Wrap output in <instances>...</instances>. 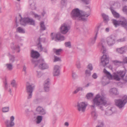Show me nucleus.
Instances as JSON below:
<instances>
[{"instance_id": "34", "label": "nucleus", "mask_w": 127, "mask_h": 127, "mask_svg": "<svg viewBox=\"0 0 127 127\" xmlns=\"http://www.w3.org/2000/svg\"><path fill=\"white\" fill-rule=\"evenodd\" d=\"M43 117L41 116H39L37 117L36 123L37 124L39 123L42 119Z\"/></svg>"}, {"instance_id": "37", "label": "nucleus", "mask_w": 127, "mask_h": 127, "mask_svg": "<svg viewBox=\"0 0 127 127\" xmlns=\"http://www.w3.org/2000/svg\"><path fill=\"white\" fill-rule=\"evenodd\" d=\"M93 96V94L92 93H88L86 95V97L88 99H92Z\"/></svg>"}, {"instance_id": "9", "label": "nucleus", "mask_w": 127, "mask_h": 127, "mask_svg": "<svg viewBox=\"0 0 127 127\" xmlns=\"http://www.w3.org/2000/svg\"><path fill=\"white\" fill-rule=\"evenodd\" d=\"M34 86L32 84L27 85L26 86L27 92L28 94L27 99L31 98L32 96V92Z\"/></svg>"}, {"instance_id": "62", "label": "nucleus", "mask_w": 127, "mask_h": 127, "mask_svg": "<svg viewBox=\"0 0 127 127\" xmlns=\"http://www.w3.org/2000/svg\"><path fill=\"white\" fill-rule=\"evenodd\" d=\"M26 66H24L23 67V70L24 71H25V73H26Z\"/></svg>"}, {"instance_id": "29", "label": "nucleus", "mask_w": 127, "mask_h": 127, "mask_svg": "<svg viewBox=\"0 0 127 127\" xmlns=\"http://www.w3.org/2000/svg\"><path fill=\"white\" fill-rule=\"evenodd\" d=\"M27 19L28 23H29L30 24L32 25H35V21L32 19L27 17Z\"/></svg>"}, {"instance_id": "48", "label": "nucleus", "mask_w": 127, "mask_h": 127, "mask_svg": "<svg viewBox=\"0 0 127 127\" xmlns=\"http://www.w3.org/2000/svg\"><path fill=\"white\" fill-rule=\"evenodd\" d=\"M33 15H34V17L35 18H37V19L39 20H40L41 18V16L40 15H38L34 13H33Z\"/></svg>"}, {"instance_id": "32", "label": "nucleus", "mask_w": 127, "mask_h": 127, "mask_svg": "<svg viewBox=\"0 0 127 127\" xmlns=\"http://www.w3.org/2000/svg\"><path fill=\"white\" fill-rule=\"evenodd\" d=\"M40 30L42 31H44L46 29V27L44 24V22L42 21L40 23Z\"/></svg>"}, {"instance_id": "23", "label": "nucleus", "mask_w": 127, "mask_h": 127, "mask_svg": "<svg viewBox=\"0 0 127 127\" xmlns=\"http://www.w3.org/2000/svg\"><path fill=\"white\" fill-rule=\"evenodd\" d=\"M110 9L114 16L116 18H119L120 16L119 14L115 11L113 9L112 7H110Z\"/></svg>"}, {"instance_id": "43", "label": "nucleus", "mask_w": 127, "mask_h": 127, "mask_svg": "<svg viewBox=\"0 0 127 127\" xmlns=\"http://www.w3.org/2000/svg\"><path fill=\"white\" fill-rule=\"evenodd\" d=\"M85 74L87 76L89 77L91 75V72L90 70L88 69L86 70L85 71Z\"/></svg>"}, {"instance_id": "16", "label": "nucleus", "mask_w": 127, "mask_h": 127, "mask_svg": "<svg viewBox=\"0 0 127 127\" xmlns=\"http://www.w3.org/2000/svg\"><path fill=\"white\" fill-rule=\"evenodd\" d=\"M105 40L103 38L101 39L100 42L98 44V46L101 48V51L103 54L106 53V50L104 45L105 44Z\"/></svg>"}, {"instance_id": "12", "label": "nucleus", "mask_w": 127, "mask_h": 127, "mask_svg": "<svg viewBox=\"0 0 127 127\" xmlns=\"http://www.w3.org/2000/svg\"><path fill=\"white\" fill-rule=\"evenodd\" d=\"M14 120V117L13 116L10 118V120H6L5 122V124L6 127H13L15 125L13 121Z\"/></svg>"}, {"instance_id": "11", "label": "nucleus", "mask_w": 127, "mask_h": 127, "mask_svg": "<svg viewBox=\"0 0 127 127\" xmlns=\"http://www.w3.org/2000/svg\"><path fill=\"white\" fill-rule=\"evenodd\" d=\"M109 56L104 54L101 58V63L103 66L104 67L109 63Z\"/></svg>"}, {"instance_id": "20", "label": "nucleus", "mask_w": 127, "mask_h": 127, "mask_svg": "<svg viewBox=\"0 0 127 127\" xmlns=\"http://www.w3.org/2000/svg\"><path fill=\"white\" fill-rule=\"evenodd\" d=\"M36 111L37 114L41 115H44L46 113L45 110L43 107L38 106L36 109Z\"/></svg>"}, {"instance_id": "5", "label": "nucleus", "mask_w": 127, "mask_h": 127, "mask_svg": "<svg viewBox=\"0 0 127 127\" xmlns=\"http://www.w3.org/2000/svg\"><path fill=\"white\" fill-rule=\"evenodd\" d=\"M39 56L40 54L38 52L34 51L33 50H31V56L32 58L31 60V61L32 62L35 64V67H36L37 65V64H36V63L38 60H37V59L39 57Z\"/></svg>"}, {"instance_id": "14", "label": "nucleus", "mask_w": 127, "mask_h": 127, "mask_svg": "<svg viewBox=\"0 0 127 127\" xmlns=\"http://www.w3.org/2000/svg\"><path fill=\"white\" fill-rule=\"evenodd\" d=\"M127 51V46L125 45L119 48L116 49V52L120 54L125 53Z\"/></svg>"}, {"instance_id": "60", "label": "nucleus", "mask_w": 127, "mask_h": 127, "mask_svg": "<svg viewBox=\"0 0 127 127\" xmlns=\"http://www.w3.org/2000/svg\"><path fill=\"white\" fill-rule=\"evenodd\" d=\"M76 66L77 68H80L81 67L80 64L79 63L76 64Z\"/></svg>"}, {"instance_id": "47", "label": "nucleus", "mask_w": 127, "mask_h": 127, "mask_svg": "<svg viewBox=\"0 0 127 127\" xmlns=\"http://www.w3.org/2000/svg\"><path fill=\"white\" fill-rule=\"evenodd\" d=\"M37 76L38 78L40 77L42 75V73L41 72L37 71Z\"/></svg>"}, {"instance_id": "36", "label": "nucleus", "mask_w": 127, "mask_h": 127, "mask_svg": "<svg viewBox=\"0 0 127 127\" xmlns=\"http://www.w3.org/2000/svg\"><path fill=\"white\" fill-rule=\"evenodd\" d=\"M17 31L21 33H24L25 32L24 30L21 27L18 28L17 29Z\"/></svg>"}, {"instance_id": "30", "label": "nucleus", "mask_w": 127, "mask_h": 127, "mask_svg": "<svg viewBox=\"0 0 127 127\" xmlns=\"http://www.w3.org/2000/svg\"><path fill=\"white\" fill-rule=\"evenodd\" d=\"M83 91V89L82 87H77L76 90L72 92V93L73 94H76L80 91Z\"/></svg>"}, {"instance_id": "3", "label": "nucleus", "mask_w": 127, "mask_h": 127, "mask_svg": "<svg viewBox=\"0 0 127 127\" xmlns=\"http://www.w3.org/2000/svg\"><path fill=\"white\" fill-rule=\"evenodd\" d=\"M112 23L115 27H117L118 26H121L124 27L127 31V20L123 17L121 20H117L115 19L112 20Z\"/></svg>"}, {"instance_id": "27", "label": "nucleus", "mask_w": 127, "mask_h": 127, "mask_svg": "<svg viewBox=\"0 0 127 127\" xmlns=\"http://www.w3.org/2000/svg\"><path fill=\"white\" fill-rule=\"evenodd\" d=\"M105 114L107 115H110L112 113V108L111 107H108L105 111Z\"/></svg>"}, {"instance_id": "10", "label": "nucleus", "mask_w": 127, "mask_h": 127, "mask_svg": "<svg viewBox=\"0 0 127 127\" xmlns=\"http://www.w3.org/2000/svg\"><path fill=\"white\" fill-rule=\"evenodd\" d=\"M36 64H37V65L40 64L39 65V67L41 69L44 70L49 68L48 65L44 62V60L42 59H41L38 60Z\"/></svg>"}, {"instance_id": "15", "label": "nucleus", "mask_w": 127, "mask_h": 127, "mask_svg": "<svg viewBox=\"0 0 127 127\" xmlns=\"http://www.w3.org/2000/svg\"><path fill=\"white\" fill-rule=\"evenodd\" d=\"M98 31V29L97 28L95 36L91 38L89 40L88 44L90 46L93 45L95 43V41L97 37Z\"/></svg>"}, {"instance_id": "1", "label": "nucleus", "mask_w": 127, "mask_h": 127, "mask_svg": "<svg viewBox=\"0 0 127 127\" xmlns=\"http://www.w3.org/2000/svg\"><path fill=\"white\" fill-rule=\"evenodd\" d=\"M107 101L104 97L101 96L99 95H96L94 98L93 99V105L91 106V108L94 109L95 106H97L98 108L102 110H103L102 105H105L106 104Z\"/></svg>"}, {"instance_id": "40", "label": "nucleus", "mask_w": 127, "mask_h": 127, "mask_svg": "<svg viewBox=\"0 0 127 127\" xmlns=\"http://www.w3.org/2000/svg\"><path fill=\"white\" fill-rule=\"evenodd\" d=\"M11 84L13 87H16L17 85L15 80H14L11 81Z\"/></svg>"}, {"instance_id": "24", "label": "nucleus", "mask_w": 127, "mask_h": 127, "mask_svg": "<svg viewBox=\"0 0 127 127\" xmlns=\"http://www.w3.org/2000/svg\"><path fill=\"white\" fill-rule=\"evenodd\" d=\"M91 108L92 110L91 113L92 116L94 119H95L97 117V115L95 111V108L93 109Z\"/></svg>"}, {"instance_id": "42", "label": "nucleus", "mask_w": 127, "mask_h": 127, "mask_svg": "<svg viewBox=\"0 0 127 127\" xmlns=\"http://www.w3.org/2000/svg\"><path fill=\"white\" fill-rule=\"evenodd\" d=\"M126 40V37H124L123 38H121L118 39L117 41L118 42H124Z\"/></svg>"}, {"instance_id": "53", "label": "nucleus", "mask_w": 127, "mask_h": 127, "mask_svg": "<svg viewBox=\"0 0 127 127\" xmlns=\"http://www.w3.org/2000/svg\"><path fill=\"white\" fill-rule=\"evenodd\" d=\"M82 2L85 4H88L89 3V0H82Z\"/></svg>"}, {"instance_id": "45", "label": "nucleus", "mask_w": 127, "mask_h": 127, "mask_svg": "<svg viewBox=\"0 0 127 127\" xmlns=\"http://www.w3.org/2000/svg\"><path fill=\"white\" fill-rule=\"evenodd\" d=\"M9 107L3 108L2 109V112H8L9 110Z\"/></svg>"}, {"instance_id": "35", "label": "nucleus", "mask_w": 127, "mask_h": 127, "mask_svg": "<svg viewBox=\"0 0 127 127\" xmlns=\"http://www.w3.org/2000/svg\"><path fill=\"white\" fill-rule=\"evenodd\" d=\"M7 68L9 70H11L13 69V65L11 63L7 64H6Z\"/></svg>"}, {"instance_id": "63", "label": "nucleus", "mask_w": 127, "mask_h": 127, "mask_svg": "<svg viewBox=\"0 0 127 127\" xmlns=\"http://www.w3.org/2000/svg\"><path fill=\"white\" fill-rule=\"evenodd\" d=\"M33 2V0H29V4L31 6V5H32V4L31 3L32 2Z\"/></svg>"}, {"instance_id": "13", "label": "nucleus", "mask_w": 127, "mask_h": 127, "mask_svg": "<svg viewBox=\"0 0 127 127\" xmlns=\"http://www.w3.org/2000/svg\"><path fill=\"white\" fill-rule=\"evenodd\" d=\"M70 27L67 25L65 23L62 24L60 28V31L63 34H65L67 33L70 30Z\"/></svg>"}, {"instance_id": "4", "label": "nucleus", "mask_w": 127, "mask_h": 127, "mask_svg": "<svg viewBox=\"0 0 127 127\" xmlns=\"http://www.w3.org/2000/svg\"><path fill=\"white\" fill-rule=\"evenodd\" d=\"M116 105L119 108H121L124 106L127 102V96L124 95L122 98V100L118 99L115 100Z\"/></svg>"}, {"instance_id": "21", "label": "nucleus", "mask_w": 127, "mask_h": 127, "mask_svg": "<svg viewBox=\"0 0 127 127\" xmlns=\"http://www.w3.org/2000/svg\"><path fill=\"white\" fill-rule=\"evenodd\" d=\"M37 41L38 42L37 44V46L38 49L39 51H43V48L42 47V45L40 43L41 38L40 37H39Z\"/></svg>"}, {"instance_id": "55", "label": "nucleus", "mask_w": 127, "mask_h": 127, "mask_svg": "<svg viewBox=\"0 0 127 127\" xmlns=\"http://www.w3.org/2000/svg\"><path fill=\"white\" fill-rule=\"evenodd\" d=\"M97 76L96 73H94L92 75V77L94 79H96L97 77Z\"/></svg>"}, {"instance_id": "44", "label": "nucleus", "mask_w": 127, "mask_h": 127, "mask_svg": "<svg viewBox=\"0 0 127 127\" xmlns=\"http://www.w3.org/2000/svg\"><path fill=\"white\" fill-rule=\"evenodd\" d=\"M12 48L14 50H17L19 49V50L17 52H19L20 51V50H19L20 47L19 45H17L15 46H14L13 47H12Z\"/></svg>"}, {"instance_id": "22", "label": "nucleus", "mask_w": 127, "mask_h": 127, "mask_svg": "<svg viewBox=\"0 0 127 127\" xmlns=\"http://www.w3.org/2000/svg\"><path fill=\"white\" fill-rule=\"evenodd\" d=\"M19 16H20L21 18V19L20 20L21 24L24 26H26L27 24L28 23L27 17L22 19L20 15V14Z\"/></svg>"}, {"instance_id": "17", "label": "nucleus", "mask_w": 127, "mask_h": 127, "mask_svg": "<svg viewBox=\"0 0 127 127\" xmlns=\"http://www.w3.org/2000/svg\"><path fill=\"white\" fill-rule=\"evenodd\" d=\"M106 41L108 45L110 46H113L115 43V40L114 38L111 36L107 38Z\"/></svg>"}, {"instance_id": "26", "label": "nucleus", "mask_w": 127, "mask_h": 127, "mask_svg": "<svg viewBox=\"0 0 127 127\" xmlns=\"http://www.w3.org/2000/svg\"><path fill=\"white\" fill-rule=\"evenodd\" d=\"M110 92L111 94L117 95L119 94V92L117 89L115 88L111 89L110 90Z\"/></svg>"}, {"instance_id": "8", "label": "nucleus", "mask_w": 127, "mask_h": 127, "mask_svg": "<svg viewBox=\"0 0 127 127\" xmlns=\"http://www.w3.org/2000/svg\"><path fill=\"white\" fill-rule=\"evenodd\" d=\"M87 105L86 103L83 102L78 103L77 105V109L79 112H84Z\"/></svg>"}, {"instance_id": "61", "label": "nucleus", "mask_w": 127, "mask_h": 127, "mask_svg": "<svg viewBox=\"0 0 127 127\" xmlns=\"http://www.w3.org/2000/svg\"><path fill=\"white\" fill-rule=\"evenodd\" d=\"M4 84L5 87L6 88H7V82L6 81H5V82L4 83Z\"/></svg>"}, {"instance_id": "18", "label": "nucleus", "mask_w": 127, "mask_h": 127, "mask_svg": "<svg viewBox=\"0 0 127 127\" xmlns=\"http://www.w3.org/2000/svg\"><path fill=\"white\" fill-rule=\"evenodd\" d=\"M50 80L48 78L44 82V89L45 92H48L49 90L50 85Z\"/></svg>"}, {"instance_id": "39", "label": "nucleus", "mask_w": 127, "mask_h": 127, "mask_svg": "<svg viewBox=\"0 0 127 127\" xmlns=\"http://www.w3.org/2000/svg\"><path fill=\"white\" fill-rule=\"evenodd\" d=\"M72 77L73 79H75L78 78V76L76 74L75 72L72 71Z\"/></svg>"}, {"instance_id": "50", "label": "nucleus", "mask_w": 127, "mask_h": 127, "mask_svg": "<svg viewBox=\"0 0 127 127\" xmlns=\"http://www.w3.org/2000/svg\"><path fill=\"white\" fill-rule=\"evenodd\" d=\"M87 68L89 69L90 70H92L93 68L92 64H89L87 66Z\"/></svg>"}, {"instance_id": "28", "label": "nucleus", "mask_w": 127, "mask_h": 127, "mask_svg": "<svg viewBox=\"0 0 127 127\" xmlns=\"http://www.w3.org/2000/svg\"><path fill=\"white\" fill-rule=\"evenodd\" d=\"M53 50L54 52L56 55H59L61 53L62 51V49H57L54 48L53 49Z\"/></svg>"}, {"instance_id": "52", "label": "nucleus", "mask_w": 127, "mask_h": 127, "mask_svg": "<svg viewBox=\"0 0 127 127\" xmlns=\"http://www.w3.org/2000/svg\"><path fill=\"white\" fill-rule=\"evenodd\" d=\"M123 11L127 14V6H125L123 8Z\"/></svg>"}, {"instance_id": "57", "label": "nucleus", "mask_w": 127, "mask_h": 127, "mask_svg": "<svg viewBox=\"0 0 127 127\" xmlns=\"http://www.w3.org/2000/svg\"><path fill=\"white\" fill-rule=\"evenodd\" d=\"M123 80L125 83L127 82V74L126 75L125 77L123 79Z\"/></svg>"}, {"instance_id": "64", "label": "nucleus", "mask_w": 127, "mask_h": 127, "mask_svg": "<svg viewBox=\"0 0 127 127\" xmlns=\"http://www.w3.org/2000/svg\"><path fill=\"white\" fill-rule=\"evenodd\" d=\"M109 31V28H107L105 29V31L106 32H108Z\"/></svg>"}, {"instance_id": "7", "label": "nucleus", "mask_w": 127, "mask_h": 127, "mask_svg": "<svg viewBox=\"0 0 127 127\" xmlns=\"http://www.w3.org/2000/svg\"><path fill=\"white\" fill-rule=\"evenodd\" d=\"M53 33H51V36L52 40H54L56 41H61L64 40V36L61 35L60 33H57L55 36L53 35Z\"/></svg>"}, {"instance_id": "38", "label": "nucleus", "mask_w": 127, "mask_h": 127, "mask_svg": "<svg viewBox=\"0 0 127 127\" xmlns=\"http://www.w3.org/2000/svg\"><path fill=\"white\" fill-rule=\"evenodd\" d=\"M15 57L13 55H11L9 57L10 62L11 63H13L15 61Z\"/></svg>"}, {"instance_id": "41", "label": "nucleus", "mask_w": 127, "mask_h": 127, "mask_svg": "<svg viewBox=\"0 0 127 127\" xmlns=\"http://www.w3.org/2000/svg\"><path fill=\"white\" fill-rule=\"evenodd\" d=\"M64 44L65 46L66 47H68L69 48L71 47V43L70 41L65 42Z\"/></svg>"}, {"instance_id": "2", "label": "nucleus", "mask_w": 127, "mask_h": 127, "mask_svg": "<svg viewBox=\"0 0 127 127\" xmlns=\"http://www.w3.org/2000/svg\"><path fill=\"white\" fill-rule=\"evenodd\" d=\"M71 15L72 18L76 20L82 21L86 22L87 18H84L80 13V10L78 8L74 9L72 11Z\"/></svg>"}, {"instance_id": "31", "label": "nucleus", "mask_w": 127, "mask_h": 127, "mask_svg": "<svg viewBox=\"0 0 127 127\" xmlns=\"http://www.w3.org/2000/svg\"><path fill=\"white\" fill-rule=\"evenodd\" d=\"M90 9L88 12H84L83 13V14L82 15V16L84 17H88L90 15Z\"/></svg>"}, {"instance_id": "33", "label": "nucleus", "mask_w": 127, "mask_h": 127, "mask_svg": "<svg viewBox=\"0 0 127 127\" xmlns=\"http://www.w3.org/2000/svg\"><path fill=\"white\" fill-rule=\"evenodd\" d=\"M102 16L105 21L107 22L109 20L108 16L105 14L104 13L102 14Z\"/></svg>"}, {"instance_id": "6", "label": "nucleus", "mask_w": 127, "mask_h": 127, "mask_svg": "<svg viewBox=\"0 0 127 127\" xmlns=\"http://www.w3.org/2000/svg\"><path fill=\"white\" fill-rule=\"evenodd\" d=\"M126 70H125L117 71V74L114 73L113 75V79L118 81H120L121 78H123L126 73Z\"/></svg>"}, {"instance_id": "56", "label": "nucleus", "mask_w": 127, "mask_h": 127, "mask_svg": "<svg viewBox=\"0 0 127 127\" xmlns=\"http://www.w3.org/2000/svg\"><path fill=\"white\" fill-rule=\"evenodd\" d=\"M40 101V99H37L34 100V102L35 103L37 104Z\"/></svg>"}, {"instance_id": "46", "label": "nucleus", "mask_w": 127, "mask_h": 127, "mask_svg": "<svg viewBox=\"0 0 127 127\" xmlns=\"http://www.w3.org/2000/svg\"><path fill=\"white\" fill-rule=\"evenodd\" d=\"M114 63L116 65H119L120 64H123L122 61H121L118 60H115L114 61Z\"/></svg>"}, {"instance_id": "49", "label": "nucleus", "mask_w": 127, "mask_h": 127, "mask_svg": "<svg viewBox=\"0 0 127 127\" xmlns=\"http://www.w3.org/2000/svg\"><path fill=\"white\" fill-rule=\"evenodd\" d=\"M123 60V61H122V62H123V64L124 63H127V57H124Z\"/></svg>"}, {"instance_id": "19", "label": "nucleus", "mask_w": 127, "mask_h": 127, "mask_svg": "<svg viewBox=\"0 0 127 127\" xmlns=\"http://www.w3.org/2000/svg\"><path fill=\"white\" fill-rule=\"evenodd\" d=\"M53 75L54 76H58L60 74V67L59 65H55L54 66L53 71Z\"/></svg>"}, {"instance_id": "54", "label": "nucleus", "mask_w": 127, "mask_h": 127, "mask_svg": "<svg viewBox=\"0 0 127 127\" xmlns=\"http://www.w3.org/2000/svg\"><path fill=\"white\" fill-rule=\"evenodd\" d=\"M98 124L99 125L96 126V127H104V124L103 122L99 123Z\"/></svg>"}, {"instance_id": "25", "label": "nucleus", "mask_w": 127, "mask_h": 127, "mask_svg": "<svg viewBox=\"0 0 127 127\" xmlns=\"http://www.w3.org/2000/svg\"><path fill=\"white\" fill-rule=\"evenodd\" d=\"M103 72L107 76L109 79H113V75H112L110 74V73L107 71L105 68L103 70Z\"/></svg>"}, {"instance_id": "58", "label": "nucleus", "mask_w": 127, "mask_h": 127, "mask_svg": "<svg viewBox=\"0 0 127 127\" xmlns=\"http://www.w3.org/2000/svg\"><path fill=\"white\" fill-rule=\"evenodd\" d=\"M65 0H61V3L63 5H64L65 3Z\"/></svg>"}, {"instance_id": "51", "label": "nucleus", "mask_w": 127, "mask_h": 127, "mask_svg": "<svg viewBox=\"0 0 127 127\" xmlns=\"http://www.w3.org/2000/svg\"><path fill=\"white\" fill-rule=\"evenodd\" d=\"M54 58H55L54 61L55 62L58 61H60L61 60V59L60 58L57 56H55Z\"/></svg>"}, {"instance_id": "59", "label": "nucleus", "mask_w": 127, "mask_h": 127, "mask_svg": "<svg viewBox=\"0 0 127 127\" xmlns=\"http://www.w3.org/2000/svg\"><path fill=\"white\" fill-rule=\"evenodd\" d=\"M64 125L66 127H68L69 125V124L68 122H65L64 123Z\"/></svg>"}]
</instances>
